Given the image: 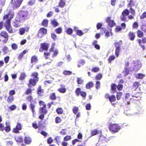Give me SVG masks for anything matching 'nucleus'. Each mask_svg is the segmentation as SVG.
I'll list each match as a JSON object with an SVG mask.
<instances>
[{
    "label": "nucleus",
    "instance_id": "2f4dec72",
    "mask_svg": "<svg viewBox=\"0 0 146 146\" xmlns=\"http://www.w3.org/2000/svg\"><path fill=\"white\" fill-rule=\"evenodd\" d=\"M56 112L59 115L62 114L63 112V110L61 108H58L56 110Z\"/></svg>",
    "mask_w": 146,
    "mask_h": 146
},
{
    "label": "nucleus",
    "instance_id": "f03ea898",
    "mask_svg": "<svg viewBox=\"0 0 146 146\" xmlns=\"http://www.w3.org/2000/svg\"><path fill=\"white\" fill-rule=\"evenodd\" d=\"M17 17L21 21H24L29 18L27 12L24 11H20L18 13Z\"/></svg>",
    "mask_w": 146,
    "mask_h": 146
},
{
    "label": "nucleus",
    "instance_id": "e2e57ef3",
    "mask_svg": "<svg viewBox=\"0 0 146 146\" xmlns=\"http://www.w3.org/2000/svg\"><path fill=\"white\" fill-rule=\"evenodd\" d=\"M12 48L14 50H16L18 48L17 45L15 43H13L11 45Z\"/></svg>",
    "mask_w": 146,
    "mask_h": 146
},
{
    "label": "nucleus",
    "instance_id": "4be33fe9",
    "mask_svg": "<svg viewBox=\"0 0 146 146\" xmlns=\"http://www.w3.org/2000/svg\"><path fill=\"white\" fill-rule=\"evenodd\" d=\"M111 89L113 93H115L117 92L116 89L117 86L115 84L112 83L111 84Z\"/></svg>",
    "mask_w": 146,
    "mask_h": 146
},
{
    "label": "nucleus",
    "instance_id": "6e6552de",
    "mask_svg": "<svg viewBox=\"0 0 146 146\" xmlns=\"http://www.w3.org/2000/svg\"><path fill=\"white\" fill-rule=\"evenodd\" d=\"M38 81V80L37 79L30 78L29 81V83L27 84L28 86L30 87H31V86H35Z\"/></svg>",
    "mask_w": 146,
    "mask_h": 146
},
{
    "label": "nucleus",
    "instance_id": "603ef678",
    "mask_svg": "<svg viewBox=\"0 0 146 146\" xmlns=\"http://www.w3.org/2000/svg\"><path fill=\"white\" fill-rule=\"evenodd\" d=\"M62 121L61 119L59 117H56L55 119V122L56 123L61 122Z\"/></svg>",
    "mask_w": 146,
    "mask_h": 146
},
{
    "label": "nucleus",
    "instance_id": "13d9d810",
    "mask_svg": "<svg viewBox=\"0 0 146 146\" xmlns=\"http://www.w3.org/2000/svg\"><path fill=\"white\" fill-rule=\"evenodd\" d=\"M71 139V136L70 135H66L64 138V141H67L70 140Z\"/></svg>",
    "mask_w": 146,
    "mask_h": 146
},
{
    "label": "nucleus",
    "instance_id": "79ce46f5",
    "mask_svg": "<svg viewBox=\"0 0 146 146\" xmlns=\"http://www.w3.org/2000/svg\"><path fill=\"white\" fill-rule=\"evenodd\" d=\"M55 31L57 34H61L62 32V29L61 27H59L56 29Z\"/></svg>",
    "mask_w": 146,
    "mask_h": 146
},
{
    "label": "nucleus",
    "instance_id": "774afa93",
    "mask_svg": "<svg viewBox=\"0 0 146 146\" xmlns=\"http://www.w3.org/2000/svg\"><path fill=\"white\" fill-rule=\"evenodd\" d=\"M80 94L82 97L84 98H85L87 94L86 92L82 91Z\"/></svg>",
    "mask_w": 146,
    "mask_h": 146
},
{
    "label": "nucleus",
    "instance_id": "4468645a",
    "mask_svg": "<svg viewBox=\"0 0 146 146\" xmlns=\"http://www.w3.org/2000/svg\"><path fill=\"white\" fill-rule=\"evenodd\" d=\"M44 90L40 86H39L37 88V94L40 97L43 96Z\"/></svg>",
    "mask_w": 146,
    "mask_h": 146
},
{
    "label": "nucleus",
    "instance_id": "c85d7f7f",
    "mask_svg": "<svg viewBox=\"0 0 146 146\" xmlns=\"http://www.w3.org/2000/svg\"><path fill=\"white\" fill-rule=\"evenodd\" d=\"M48 20L47 19H44L42 22L41 25L45 27H47L48 26Z\"/></svg>",
    "mask_w": 146,
    "mask_h": 146
},
{
    "label": "nucleus",
    "instance_id": "9b49d317",
    "mask_svg": "<svg viewBox=\"0 0 146 146\" xmlns=\"http://www.w3.org/2000/svg\"><path fill=\"white\" fill-rule=\"evenodd\" d=\"M21 21L20 20L16 17L15 21L13 23V26L15 28L19 27L21 26L20 24Z\"/></svg>",
    "mask_w": 146,
    "mask_h": 146
},
{
    "label": "nucleus",
    "instance_id": "bf43d9fd",
    "mask_svg": "<svg viewBox=\"0 0 146 146\" xmlns=\"http://www.w3.org/2000/svg\"><path fill=\"white\" fill-rule=\"evenodd\" d=\"M63 74L64 75H70L72 74V72L69 70H64L63 72Z\"/></svg>",
    "mask_w": 146,
    "mask_h": 146
},
{
    "label": "nucleus",
    "instance_id": "09e8293b",
    "mask_svg": "<svg viewBox=\"0 0 146 146\" xmlns=\"http://www.w3.org/2000/svg\"><path fill=\"white\" fill-rule=\"evenodd\" d=\"M78 110L79 109L78 107L76 106H74L73 107L72 109V111L74 114H76V113L78 112Z\"/></svg>",
    "mask_w": 146,
    "mask_h": 146
},
{
    "label": "nucleus",
    "instance_id": "0eeeda50",
    "mask_svg": "<svg viewBox=\"0 0 146 146\" xmlns=\"http://www.w3.org/2000/svg\"><path fill=\"white\" fill-rule=\"evenodd\" d=\"M141 39H138L137 41L139 44V46L141 47L143 50H145V47L144 45L142 44H145L146 43V38L145 37H142Z\"/></svg>",
    "mask_w": 146,
    "mask_h": 146
},
{
    "label": "nucleus",
    "instance_id": "6e6d98bb",
    "mask_svg": "<svg viewBox=\"0 0 146 146\" xmlns=\"http://www.w3.org/2000/svg\"><path fill=\"white\" fill-rule=\"evenodd\" d=\"M26 99L28 101L30 102H31L32 101H33V98L32 96L31 95H29L28 96L26 97Z\"/></svg>",
    "mask_w": 146,
    "mask_h": 146
},
{
    "label": "nucleus",
    "instance_id": "1a4fd4ad",
    "mask_svg": "<svg viewBox=\"0 0 146 146\" xmlns=\"http://www.w3.org/2000/svg\"><path fill=\"white\" fill-rule=\"evenodd\" d=\"M111 17H107L106 19V21L108 23V25L111 27H114L115 26L116 24L114 21L111 20Z\"/></svg>",
    "mask_w": 146,
    "mask_h": 146
},
{
    "label": "nucleus",
    "instance_id": "b1692460",
    "mask_svg": "<svg viewBox=\"0 0 146 146\" xmlns=\"http://www.w3.org/2000/svg\"><path fill=\"white\" fill-rule=\"evenodd\" d=\"M130 68L124 67V69L122 72L124 74L125 76H126L129 74V70Z\"/></svg>",
    "mask_w": 146,
    "mask_h": 146
},
{
    "label": "nucleus",
    "instance_id": "c03bdc74",
    "mask_svg": "<svg viewBox=\"0 0 146 146\" xmlns=\"http://www.w3.org/2000/svg\"><path fill=\"white\" fill-rule=\"evenodd\" d=\"M122 95V93L121 92H119L117 93L116 98L117 100H119L121 99Z\"/></svg>",
    "mask_w": 146,
    "mask_h": 146
},
{
    "label": "nucleus",
    "instance_id": "bb28decb",
    "mask_svg": "<svg viewBox=\"0 0 146 146\" xmlns=\"http://www.w3.org/2000/svg\"><path fill=\"white\" fill-rule=\"evenodd\" d=\"M49 98L50 99L52 100H56L57 97L55 93H52L49 95Z\"/></svg>",
    "mask_w": 146,
    "mask_h": 146
},
{
    "label": "nucleus",
    "instance_id": "72a5a7b5",
    "mask_svg": "<svg viewBox=\"0 0 146 146\" xmlns=\"http://www.w3.org/2000/svg\"><path fill=\"white\" fill-rule=\"evenodd\" d=\"M93 83L92 82H90L88 83L86 85V88L87 89H90L93 87Z\"/></svg>",
    "mask_w": 146,
    "mask_h": 146
},
{
    "label": "nucleus",
    "instance_id": "3c124183",
    "mask_svg": "<svg viewBox=\"0 0 146 146\" xmlns=\"http://www.w3.org/2000/svg\"><path fill=\"white\" fill-rule=\"evenodd\" d=\"M26 76V75L24 73H21L19 77V79L21 80H23L25 79Z\"/></svg>",
    "mask_w": 146,
    "mask_h": 146
},
{
    "label": "nucleus",
    "instance_id": "e433bc0d",
    "mask_svg": "<svg viewBox=\"0 0 146 146\" xmlns=\"http://www.w3.org/2000/svg\"><path fill=\"white\" fill-rule=\"evenodd\" d=\"M41 33L44 35H46L47 33V30L44 27L40 28L39 30Z\"/></svg>",
    "mask_w": 146,
    "mask_h": 146
},
{
    "label": "nucleus",
    "instance_id": "473e14b6",
    "mask_svg": "<svg viewBox=\"0 0 146 146\" xmlns=\"http://www.w3.org/2000/svg\"><path fill=\"white\" fill-rule=\"evenodd\" d=\"M65 32L69 35H71L73 33V30L71 28L66 29L65 31Z\"/></svg>",
    "mask_w": 146,
    "mask_h": 146
},
{
    "label": "nucleus",
    "instance_id": "a18cd8bd",
    "mask_svg": "<svg viewBox=\"0 0 146 146\" xmlns=\"http://www.w3.org/2000/svg\"><path fill=\"white\" fill-rule=\"evenodd\" d=\"M130 12L128 9H125L122 12L123 14L126 16H128L129 13Z\"/></svg>",
    "mask_w": 146,
    "mask_h": 146
},
{
    "label": "nucleus",
    "instance_id": "5fc2aeb1",
    "mask_svg": "<svg viewBox=\"0 0 146 146\" xmlns=\"http://www.w3.org/2000/svg\"><path fill=\"white\" fill-rule=\"evenodd\" d=\"M140 29L145 33H146V25L143 24L141 25Z\"/></svg>",
    "mask_w": 146,
    "mask_h": 146
},
{
    "label": "nucleus",
    "instance_id": "aec40b11",
    "mask_svg": "<svg viewBox=\"0 0 146 146\" xmlns=\"http://www.w3.org/2000/svg\"><path fill=\"white\" fill-rule=\"evenodd\" d=\"M137 36L139 38H141L144 36V33L143 32L140 30H138L136 31Z\"/></svg>",
    "mask_w": 146,
    "mask_h": 146
},
{
    "label": "nucleus",
    "instance_id": "ddd939ff",
    "mask_svg": "<svg viewBox=\"0 0 146 146\" xmlns=\"http://www.w3.org/2000/svg\"><path fill=\"white\" fill-rule=\"evenodd\" d=\"M127 36L129 39L131 41L134 40L135 37V33L132 31H130L129 33Z\"/></svg>",
    "mask_w": 146,
    "mask_h": 146
},
{
    "label": "nucleus",
    "instance_id": "a19ab883",
    "mask_svg": "<svg viewBox=\"0 0 146 146\" xmlns=\"http://www.w3.org/2000/svg\"><path fill=\"white\" fill-rule=\"evenodd\" d=\"M81 89L79 88H76L75 90V93L76 96H78L80 94L81 92Z\"/></svg>",
    "mask_w": 146,
    "mask_h": 146
},
{
    "label": "nucleus",
    "instance_id": "412c9836",
    "mask_svg": "<svg viewBox=\"0 0 146 146\" xmlns=\"http://www.w3.org/2000/svg\"><path fill=\"white\" fill-rule=\"evenodd\" d=\"M38 61V59L37 56L34 55L32 56L31 58V63H36Z\"/></svg>",
    "mask_w": 146,
    "mask_h": 146
},
{
    "label": "nucleus",
    "instance_id": "2eb2a0df",
    "mask_svg": "<svg viewBox=\"0 0 146 146\" xmlns=\"http://www.w3.org/2000/svg\"><path fill=\"white\" fill-rule=\"evenodd\" d=\"M48 112V111L46 109V105H44L41 107L40 109V113H43V114H46Z\"/></svg>",
    "mask_w": 146,
    "mask_h": 146
},
{
    "label": "nucleus",
    "instance_id": "a878e982",
    "mask_svg": "<svg viewBox=\"0 0 146 146\" xmlns=\"http://www.w3.org/2000/svg\"><path fill=\"white\" fill-rule=\"evenodd\" d=\"M2 50L4 54H7L9 51L8 47L6 45L3 47Z\"/></svg>",
    "mask_w": 146,
    "mask_h": 146
},
{
    "label": "nucleus",
    "instance_id": "f257e3e1",
    "mask_svg": "<svg viewBox=\"0 0 146 146\" xmlns=\"http://www.w3.org/2000/svg\"><path fill=\"white\" fill-rule=\"evenodd\" d=\"M14 17V15L12 14L9 19H7L6 21L4 26L6 29L9 33L11 34L13 33V30L11 24V20Z\"/></svg>",
    "mask_w": 146,
    "mask_h": 146
},
{
    "label": "nucleus",
    "instance_id": "8fccbe9b",
    "mask_svg": "<svg viewBox=\"0 0 146 146\" xmlns=\"http://www.w3.org/2000/svg\"><path fill=\"white\" fill-rule=\"evenodd\" d=\"M36 2L35 0H30L27 3L28 5L32 6L34 5Z\"/></svg>",
    "mask_w": 146,
    "mask_h": 146
},
{
    "label": "nucleus",
    "instance_id": "9d476101",
    "mask_svg": "<svg viewBox=\"0 0 146 146\" xmlns=\"http://www.w3.org/2000/svg\"><path fill=\"white\" fill-rule=\"evenodd\" d=\"M30 29V27L29 26H26L24 27L20 28L19 29V33L21 35H23L25 32H27L29 31Z\"/></svg>",
    "mask_w": 146,
    "mask_h": 146
},
{
    "label": "nucleus",
    "instance_id": "cd10ccee",
    "mask_svg": "<svg viewBox=\"0 0 146 146\" xmlns=\"http://www.w3.org/2000/svg\"><path fill=\"white\" fill-rule=\"evenodd\" d=\"M38 74L37 72H34L32 73L31 75V76L33 77V78L37 79L39 80V78L38 77Z\"/></svg>",
    "mask_w": 146,
    "mask_h": 146
},
{
    "label": "nucleus",
    "instance_id": "c9c22d12",
    "mask_svg": "<svg viewBox=\"0 0 146 146\" xmlns=\"http://www.w3.org/2000/svg\"><path fill=\"white\" fill-rule=\"evenodd\" d=\"M127 16L121 13V15L120 17V19L121 21L124 22L127 21Z\"/></svg>",
    "mask_w": 146,
    "mask_h": 146
},
{
    "label": "nucleus",
    "instance_id": "423d86ee",
    "mask_svg": "<svg viewBox=\"0 0 146 146\" xmlns=\"http://www.w3.org/2000/svg\"><path fill=\"white\" fill-rule=\"evenodd\" d=\"M40 45L39 51L40 52H42L44 50L47 51L50 46V44L46 42L41 43Z\"/></svg>",
    "mask_w": 146,
    "mask_h": 146
},
{
    "label": "nucleus",
    "instance_id": "393cba45",
    "mask_svg": "<svg viewBox=\"0 0 146 146\" xmlns=\"http://www.w3.org/2000/svg\"><path fill=\"white\" fill-rule=\"evenodd\" d=\"M97 41L96 40H94L93 41L92 44L94 46V48L97 50H99L100 49V47L99 45L97 44Z\"/></svg>",
    "mask_w": 146,
    "mask_h": 146
},
{
    "label": "nucleus",
    "instance_id": "39448f33",
    "mask_svg": "<svg viewBox=\"0 0 146 146\" xmlns=\"http://www.w3.org/2000/svg\"><path fill=\"white\" fill-rule=\"evenodd\" d=\"M24 0H11L10 3L13 9L18 8L21 5Z\"/></svg>",
    "mask_w": 146,
    "mask_h": 146
},
{
    "label": "nucleus",
    "instance_id": "7c9ffc66",
    "mask_svg": "<svg viewBox=\"0 0 146 146\" xmlns=\"http://www.w3.org/2000/svg\"><path fill=\"white\" fill-rule=\"evenodd\" d=\"M32 92V90L29 88H27L25 92V94L27 95L31 94Z\"/></svg>",
    "mask_w": 146,
    "mask_h": 146
},
{
    "label": "nucleus",
    "instance_id": "4c0bfd02",
    "mask_svg": "<svg viewBox=\"0 0 146 146\" xmlns=\"http://www.w3.org/2000/svg\"><path fill=\"white\" fill-rule=\"evenodd\" d=\"M116 100V97L114 95H111L109 98V101L111 102H114Z\"/></svg>",
    "mask_w": 146,
    "mask_h": 146
},
{
    "label": "nucleus",
    "instance_id": "20e7f679",
    "mask_svg": "<svg viewBox=\"0 0 146 146\" xmlns=\"http://www.w3.org/2000/svg\"><path fill=\"white\" fill-rule=\"evenodd\" d=\"M122 44V41L121 40L119 41L115 42L114 44L115 48V54L117 57L119 55Z\"/></svg>",
    "mask_w": 146,
    "mask_h": 146
},
{
    "label": "nucleus",
    "instance_id": "4d7b16f0",
    "mask_svg": "<svg viewBox=\"0 0 146 146\" xmlns=\"http://www.w3.org/2000/svg\"><path fill=\"white\" fill-rule=\"evenodd\" d=\"M115 56L114 55H111L108 58V61L109 63H110L111 61L114 60L115 59Z\"/></svg>",
    "mask_w": 146,
    "mask_h": 146
},
{
    "label": "nucleus",
    "instance_id": "680f3d73",
    "mask_svg": "<svg viewBox=\"0 0 146 146\" xmlns=\"http://www.w3.org/2000/svg\"><path fill=\"white\" fill-rule=\"evenodd\" d=\"M102 77V74L100 73L98 74L95 77V79L96 80H100Z\"/></svg>",
    "mask_w": 146,
    "mask_h": 146
},
{
    "label": "nucleus",
    "instance_id": "338daca9",
    "mask_svg": "<svg viewBox=\"0 0 146 146\" xmlns=\"http://www.w3.org/2000/svg\"><path fill=\"white\" fill-rule=\"evenodd\" d=\"M96 88L97 89H98L100 87V81H97L96 83Z\"/></svg>",
    "mask_w": 146,
    "mask_h": 146
},
{
    "label": "nucleus",
    "instance_id": "5701e85b",
    "mask_svg": "<svg viewBox=\"0 0 146 146\" xmlns=\"http://www.w3.org/2000/svg\"><path fill=\"white\" fill-rule=\"evenodd\" d=\"M14 96H9L7 98V101L9 104H11L14 101Z\"/></svg>",
    "mask_w": 146,
    "mask_h": 146
},
{
    "label": "nucleus",
    "instance_id": "58836bf2",
    "mask_svg": "<svg viewBox=\"0 0 146 146\" xmlns=\"http://www.w3.org/2000/svg\"><path fill=\"white\" fill-rule=\"evenodd\" d=\"M62 87L58 89L57 90L61 93H64L66 92V90L64 86H62Z\"/></svg>",
    "mask_w": 146,
    "mask_h": 146
},
{
    "label": "nucleus",
    "instance_id": "dca6fc26",
    "mask_svg": "<svg viewBox=\"0 0 146 146\" xmlns=\"http://www.w3.org/2000/svg\"><path fill=\"white\" fill-rule=\"evenodd\" d=\"M0 36L4 38H9V35L7 32L4 31H1L0 33Z\"/></svg>",
    "mask_w": 146,
    "mask_h": 146
},
{
    "label": "nucleus",
    "instance_id": "f704fd0d",
    "mask_svg": "<svg viewBox=\"0 0 146 146\" xmlns=\"http://www.w3.org/2000/svg\"><path fill=\"white\" fill-rule=\"evenodd\" d=\"M51 24L54 27H56L58 25V23L56 19H54L51 21Z\"/></svg>",
    "mask_w": 146,
    "mask_h": 146
},
{
    "label": "nucleus",
    "instance_id": "f3484780",
    "mask_svg": "<svg viewBox=\"0 0 146 146\" xmlns=\"http://www.w3.org/2000/svg\"><path fill=\"white\" fill-rule=\"evenodd\" d=\"M24 142L26 144H30L31 142V139L29 137H25L24 139Z\"/></svg>",
    "mask_w": 146,
    "mask_h": 146
},
{
    "label": "nucleus",
    "instance_id": "0e129e2a",
    "mask_svg": "<svg viewBox=\"0 0 146 146\" xmlns=\"http://www.w3.org/2000/svg\"><path fill=\"white\" fill-rule=\"evenodd\" d=\"M123 85L120 84H118L117 86V89L119 91L123 89Z\"/></svg>",
    "mask_w": 146,
    "mask_h": 146
},
{
    "label": "nucleus",
    "instance_id": "052dcab7",
    "mask_svg": "<svg viewBox=\"0 0 146 146\" xmlns=\"http://www.w3.org/2000/svg\"><path fill=\"white\" fill-rule=\"evenodd\" d=\"M139 27V24L136 22L133 23L132 25V27L133 29H137Z\"/></svg>",
    "mask_w": 146,
    "mask_h": 146
},
{
    "label": "nucleus",
    "instance_id": "37998d69",
    "mask_svg": "<svg viewBox=\"0 0 146 146\" xmlns=\"http://www.w3.org/2000/svg\"><path fill=\"white\" fill-rule=\"evenodd\" d=\"M98 132V131L96 129L92 130L91 132V136H92L96 135Z\"/></svg>",
    "mask_w": 146,
    "mask_h": 146
},
{
    "label": "nucleus",
    "instance_id": "49530a36",
    "mask_svg": "<svg viewBox=\"0 0 146 146\" xmlns=\"http://www.w3.org/2000/svg\"><path fill=\"white\" fill-rule=\"evenodd\" d=\"M83 80H82L81 78L79 77L77 78V82L78 84H82L83 82Z\"/></svg>",
    "mask_w": 146,
    "mask_h": 146
},
{
    "label": "nucleus",
    "instance_id": "de8ad7c7",
    "mask_svg": "<svg viewBox=\"0 0 146 146\" xmlns=\"http://www.w3.org/2000/svg\"><path fill=\"white\" fill-rule=\"evenodd\" d=\"M100 70V68L98 67H94L91 69L92 72H98Z\"/></svg>",
    "mask_w": 146,
    "mask_h": 146
},
{
    "label": "nucleus",
    "instance_id": "864d4df0",
    "mask_svg": "<svg viewBox=\"0 0 146 146\" xmlns=\"http://www.w3.org/2000/svg\"><path fill=\"white\" fill-rule=\"evenodd\" d=\"M76 34L79 36H81L84 35V33L81 30H78L76 31Z\"/></svg>",
    "mask_w": 146,
    "mask_h": 146
},
{
    "label": "nucleus",
    "instance_id": "f8f14e48",
    "mask_svg": "<svg viewBox=\"0 0 146 146\" xmlns=\"http://www.w3.org/2000/svg\"><path fill=\"white\" fill-rule=\"evenodd\" d=\"M36 102H35L34 103L31 102L29 105L30 109L31 110L33 115L35 113V105Z\"/></svg>",
    "mask_w": 146,
    "mask_h": 146
},
{
    "label": "nucleus",
    "instance_id": "69168bd1",
    "mask_svg": "<svg viewBox=\"0 0 146 146\" xmlns=\"http://www.w3.org/2000/svg\"><path fill=\"white\" fill-rule=\"evenodd\" d=\"M129 10L130 11V13L132 14V15H133V16H135V9H133L132 8V7H130L129 8Z\"/></svg>",
    "mask_w": 146,
    "mask_h": 146
},
{
    "label": "nucleus",
    "instance_id": "ea45409f",
    "mask_svg": "<svg viewBox=\"0 0 146 146\" xmlns=\"http://www.w3.org/2000/svg\"><path fill=\"white\" fill-rule=\"evenodd\" d=\"M139 85V82H134L132 86L133 88H134L135 90H136Z\"/></svg>",
    "mask_w": 146,
    "mask_h": 146
},
{
    "label": "nucleus",
    "instance_id": "a211bd4d",
    "mask_svg": "<svg viewBox=\"0 0 146 146\" xmlns=\"http://www.w3.org/2000/svg\"><path fill=\"white\" fill-rule=\"evenodd\" d=\"M137 4H135V2L133 0H129L128 4V6L130 7H132V6H135L137 7Z\"/></svg>",
    "mask_w": 146,
    "mask_h": 146
},
{
    "label": "nucleus",
    "instance_id": "7ed1b4c3",
    "mask_svg": "<svg viewBox=\"0 0 146 146\" xmlns=\"http://www.w3.org/2000/svg\"><path fill=\"white\" fill-rule=\"evenodd\" d=\"M108 128L109 131L113 133L117 132L121 129L120 126L117 123L110 124Z\"/></svg>",
    "mask_w": 146,
    "mask_h": 146
},
{
    "label": "nucleus",
    "instance_id": "c756f323",
    "mask_svg": "<svg viewBox=\"0 0 146 146\" xmlns=\"http://www.w3.org/2000/svg\"><path fill=\"white\" fill-rule=\"evenodd\" d=\"M65 5V2L63 0H60L58 3V6L57 7H59L61 8L64 7Z\"/></svg>",
    "mask_w": 146,
    "mask_h": 146
},
{
    "label": "nucleus",
    "instance_id": "6ab92c4d",
    "mask_svg": "<svg viewBox=\"0 0 146 146\" xmlns=\"http://www.w3.org/2000/svg\"><path fill=\"white\" fill-rule=\"evenodd\" d=\"M15 141L17 143H23V138L22 137L20 136H17L15 137Z\"/></svg>",
    "mask_w": 146,
    "mask_h": 146
}]
</instances>
